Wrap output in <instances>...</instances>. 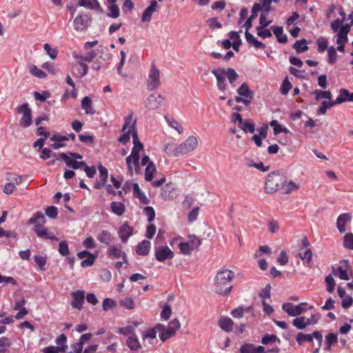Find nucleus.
Wrapping results in <instances>:
<instances>
[{"mask_svg": "<svg viewBox=\"0 0 353 353\" xmlns=\"http://www.w3.org/2000/svg\"><path fill=\"white\" fill-rule=\"evenodd\" d=\"M136 123V120L132 121V114L125 118L124 124L121 129L123 134L119 137L118 141L123 145H125L130 141V136H132L134 144V147L132 148H135V150L140 151L143 150V144L139 139Z\"/></svg>", "mask_w": 353, "mask_h": 353, "instance_id": "obj_1", "label": "nucleus"}, {"mask_svg": "<svg viewBox=\"0 0 353 353\" xmlns=\"http://www.w3.org/2000/svg\"><path fill=\"white\" fill-rule=\"evenodd\" d=\"M234 277V273L232 270L225 269L219 271L214 278V285H216V293L227 296L232 290V285H228L232 279Z\"/></svg>", "mask_w": 353, "mask_h": 353, "instance_id": "obj_2", "label": "nucleus"}, {"mask_svg": "<svg viewBox=\"0 0 353 353\" xmlns=\"http://www.w3.org/2000/svg\"><path fill=\"white\" fill-rule=\"evenodd\" d=\"M261 10V5L256 3H254L252 8V14L248 18L244 24L245 28V39L249 44L253 45L256 49H264L265 48V45L263 42L257 40L251 33L249 32V30L252 27L253 20L257 17L259 12Z\"/></svg>", "mask_w": 353, "mask_h": 353, "instance_id": "obj_3", "label": "nucleus"}, {"mask_svg": "<svg viewBox=\"0 0 353 353\" xmlns=\"http://www.w3.org/2000/svg\"><path fill=\"white\" fill-rule=\"evenodd\" d=\"M287 183V176L279 171H273L268 175L265 182V192L274 193L282 190Z\"/></svg>", "mask_w": 353, "mask_h": 353, "instance_id": "obj_4", "label": "nucleus"}, {"mask_svg": "<svg viewBox=\"0 0 353 353\" xmlns=\"http://www.w3.org/2000/svg\"><path fill=\"white\" fill-rule=\"evenodd\" d=\"M198 145V141L194 136L189 137L183 143L175 147L174 157H180L194 150Z\"/></svg>", "mask_w": 353, "mask_h": 353, "instance_id": "obj_5", "label": "nucleus"}, {"mask_svg": "<svg viewBox=\"0 0 353 353\" xmlns=\"http://www.w3.org/2000/svg\"><path fill=\"white\" fill-rule=\"evenodd\" d=\"M19 113L23 114L22 117L19 121V125L23 128H28L32 123V110L29 108L28 103H23V105L17 108Z\"/></svg>", "mask_w": 353, "mask_h": 353, "instance_id": "obj_6", "label": "nucleus"}, {"mask_svg": "<svg viewBox=\"0 0 353 353\" xmlns=\"http://www.w3.org/2000/svg\"><path fill=\"white\" fill-rule=\"evenodd\" d=\"M160 86V72L154 65L152 66L150 70L147 88L148 90L152 91L157 89Z\"/></svg>", "mask_w": 353, "mask_h": 353, "instance_id": "obj_7", "label": "nucleus"}, {"mask_svg": "<svg viewBox=\"0 0 353 353\" xmlns=\"http://www.w3.org/2000/svg\"><path fill=\"white\" fill-rule=\"evenodd\" d=\"M154 256L159 262H163L168 259H172L174 256V252L167 245H159L154 248Z\"/></svg>", "mask_w": 353, "mask_h": 353, "instance_id": "obj_8", "label": "nucleus"}, {"mask_svg": "<svg viewBox=\"0 0 353 353\" xmlns=\"http://www.w3.org/2000/svg\"><path fill=\"white\" fill-rule=\"evenodd\" d=\"M52 156L55 157L57 159L63 160L67 167L72 168L73 170H77L82 168L85 165V161H77L74 159H71L67 154L61 152L58 154L52 153Z\"/></svg>", "mask_w": 353, "mask_h": 353, "instance_id": "obj_9", "label": "nucleus"}, {"mask_svg": "<svg viewBox=\"0 0 353 353\" xmlns=\"http://www.w3.org/2000/svg\"><path fill=\"white\" fill-rule=\"evenodd\" d=\"M181 324L177 319L172 320L168 326L165 327V331L163 333H161L159 335L160 339L162 342L166 341L170 338L174 336L176 331L179 330Z\"/></svg>", "mask_w": 353, "mask_h": 353, "instance_id": "obj_10", "label": "nucleus"}, {"mask_svg": "<svg viewBox=\"0 0 353 353\" xmlns=\"http://www.w3.org/2000/svg\"><path fill=\"white\" fill-rule=\"evenodd\" d=\"M164 101V98L158 93L150 94L145 101V107L149 110L158 109Z\"/></svg>", "mask_w": 353, "mask_h": 353, "instance_id": "obj_11", "label": "nucleus"}, {"mask_svg": "<svg viewBox=\"0 0 353 353\" xmlns=\"http://www.w3.org/2000/svg\"><path fill=\"white\" fill-rule=\"evenodd\" d=\"M91 18L88 14H79L74 19V29L78 31L85 30L90 26Z\"/></svg>", "mask_w": 353, "mask_h": 353, "instance_id": "obj_12", "label": "nucleus"}, {"mask_svg": "<svg viewBox=\"0 0 353 353\" xmlns=\"http://www.w3.org/2000/svg\"><path fill=\"white\" fill-rule=\"evenodd\" d=\"M98 170L99 172V179H97L94 183V188L97 190L101 189L108 181V169L102 165L101 164L99 165Z\"/></svg>", "mask_w": 353, "mask_h": 353, "instance_id": "obj_13", "label": "nucleus"}, {"mask_svg": "<svg viewBox=\"0 0 353 353\" xmlns=\"http://www.w3.org/2000/svg\"><path fill=\"white\" fill-rule=\"evenodd\" d=\"M212 73L216 77L218 89L221 91L225 90L227 87L225 70L223 68L213 69L212 70Z\"/></svg>", "mask_w": 353, "mask_h": 353, "instance_id": "obj_14", "label": "nucleus"}, {"mask_svg": "<svg viewBox=\"0 0 353 353\" xmlns=\"http://www.w3.org/2000/svg\"><path fill=\"white\" fill-rule=\"evenodd\" d=\"M72 300L71 301V305L74 308H77L79 310H81L83 307V303L85 300V293L83 290H77L72 292Z\"/></svg>", "mask_w": 353, "mask_h": 353, "instance_id": "obj_15", "label": "nucleus"}, {"mask_svg": "<svg viewBox=\"0 0 353 353\" xmlns=\"http://www.w3.org/2000/svg\"><path fill=\"white\" fill-rule=\"evenodd\" d=\"M118 234L123 243H127L128 239L133 234V228L125 222L119 228Z\"/></svg>", "mask_w": 353, "mask_h": 353, "instance_id": "obj_16", "label": "nucleus"}, {"mask_svg": "<svg viewBox=\"0 0 353 353\" xmlns=\"http://www.w3.org/2000/svg\"><path fill=\"white\" fill-rule=\"evenodd\" d=\"M158 6V3L156 0L151 1L150 6L146 8L141 16V21L143 22H150L153 13L157 11Z\"/></svg>", "mask_w": 353, "mask_h": 353, "instance_id": "obj_17", "label": "nucleus"}, {"mask_svg": "<svg viewBox=\"0 0 353 353\" xmlns=\"http://www.w3.org/2000/svg\"><path fill=\"white\" fill-rule=\"evenodd\" d=\"M219 326L226 332L233 330L234 321L228 316H221L218 321Z\"/></svg>", "mask_w": 353, "mask_h": 353, "instance_id": "obj_18", "label": "nucleus"}, {"mask_svg": "<svg viewBox=\"0 0 353 353\" xmlns=\"http://www.w3.org/2000/svg\"><path fill=\"white\" fill-rule=\"evenodd\" d=\"M151 248V243L148 240H143L138 243L136 247V253L140 256H147Z\"/></svg>", "mask_w": 353, "mask_h": 353, "instance_id": "obj_19", "label": "nucleus"}, {"mask_svg": "<svg viewBox=\"0 0 353 353\" xmlns=\"http://www.w3.org/2000/svg\"><path fill=\"white\" fill-rule=\"evenodd\" d=\"M346 101H353V92H350L345 88L339 90V95L336 99L337 104H341Z\"/></svg>", "mask_w": 353, "mask_h": 353, "instance_id": "obj_20", "label": "nucleus"}, {"mask_svg": "<svg viewBox=\"0 0 353 353\" xmlns=\"http://www.w3.org/2000/svg\"><path fill=\"white\" fill-rule=\"evenodd\" d=\"M351 219V215L349 213L341 214L339 216L336 221V227L340 233L345 232V225Z\"/></svg>", "mask_w": 353, "mask_h": 353, "instance_id": "obj_21", "label": "nucleus"}, {"mask_svg": "<svg viewBox=\"0 0 353 353\" xmlns=\"http://www.w3.org/2000/svg\"><path fill=\"white\" fill-rule=\"evenodd\" d=\"M132 189L134 196L137 198L141 203H149V199L145 196V193L141 190L138 183H134L132 185Z\"/></svg>", "mask_w": 353, "mask_h": 353, "instance_id": "obj_22", "label": "nucleus"}, {"mask_svg": "<svg viewBox=\"0 0 353 353\" xmlns=\"http://www.w3.org/2000/svg\"><path fill=\"white\" fill-rule=\"evenodd\" d=\"M270 30L274 32L279 43H285L288 42V37L285 34H283V27L272 26Z\"/></svg>", "mask_w": 353, "mask_h": 353, "instance_id": "obj_23", "label": "nucleus"}, {"mask_svg": "<svg viewBox=\"0 0 353 353\" xmlns=\"http://www.w3.org/2000/svg\"><path fill=\"white\" fill-rule=\"evenodd\" d=\"M237 93L245 98L252 99L254 97V92L251 90L247 83H243L238 88Z\"/></svg>", "mask_w": 353, "mask_h": 353, "instance_id": "obj_24", "label": "nucleus"}, {"mask_svg": "<svg viewBox=\"0 0 353 353\" xmlns=\"http://www.w3.org/2000/svg\"><path fill=\"white\" fill-rule=\"evenodd\" d=\"M97 239L102 243L110 245L113 241L114 236L110 232L102 230L98 234Z\"/></svg>", "mask_w": 353, "mask_h": 353, "instance_id": "obj_25", "label": "nucleus"}, {"mask_svg": "<svg viewBox=\"0 0 353 353\" xmlns=\"http://www.w3.org/2000/svg\"><path fill=\"white\" fill-rule=\"evenodd\" d=\"M81 108L87 114H94L95 110L92 108V101L89 97H84L81 100Z\"/></svg>", "mask_w": 353, "mask_h": 353, "instance_id": "obj_26", "label": "nucleus"}, {"mask_svg": "<svg viewBox=\"0 0 353 353\" xmlns=\"http://www.w3.org/2000/svg\"><path fill=\"white\" fill-rule=\"evenodd\" d=\"M126 345L131 350L133 351H137L141 347L140 342L136 334L128 336L126 341Z\"/></svg>", "mask_w": 353, "mask_h": 353, "instance_id": "obj_27", "label": "nucleus"}, {"mask_svg": "<svg viewBox=\"0 0 353 353\" xmlns=\"http://www.w3.org/2000/svg\"><path fill=\"white\" fill-rule=\"evenodd\" d=\"M124 252L122 250V245L118 244L117 245H110L108 250V254L110 258L119 259Z\"/></svg>", "mask_w": 353, "mask_h": 353, "instance_id": "obj_28", "label": "nucleus"}, {"mask_svg": "<svg viewBox=\"0 0 353 353\" xmlns=\"http://www.w3.org/2000/svg\"><path fill=\"white\" fill-rule=\"evenodd\" d=\"M338 342V334L336 333H330L325 336V346L324 350L330 351L332 345Z\"/></svg>", "mask_w": 353, "mask_h": 353, "instance_id": "obj_29", "label": "nucleus"}, {"mask_svg": "<svg viewBox=\"0 0 353 353\" xmlns=\"http://www.w3.org/2000/svg\"><path fill=\"white\" fill-rule=\"evenodd\" d=\"M112 212L117 216L123 214L125 210V205L121 202L112 201L110 204Z\"/></svg>", "mask_w": 353, "mask_h": 353, "instance_id": "obj_30", "label": "nucleus"}, {"mask_svg": "<svg viewBox=\"0 0 353 353\" xmlns=\"http://www.w3.org/2000/svg\"><path fill=\"white\" fill-rule=\"evenodd\" d=\"M46 222L44 214L41 212H37L28 220V224H44Z\"/></svg>", "mask_w": 353, "mask_h": 353, "instance_id": "obj_31", "label": "nucleus"}, {"mask_svg": "<svg viewBox=\"0 0 353 353\" xmlns=\"http://www.w3.org/2000/svg\"><path fill=\"white\" fill-rule=\"evenodd\" d=\"M332 272L341 280H350V276L347 273V270L346 269H343V267H332Z\"/></svg>", "mask_w": 353, "mask_h": 353, "instance_id": "obj_32", "label": "nucleus"}, {"mask_svg": "<svg viewBox=\"0 0 353 353\" xmlns=\"http://www.w3.org/2000/svg\"><path fill=\"white\" fill-rule=\"evenodd\" d=\"M156 171L157 169L154 162H149L145 170V180L147 181H152L153 179V175Z\"/></svg>", "mask_w": 353, "mask_h": 353, "instance_id": "obj_33", "label": "nucleus"}, {"mask_svg": "<svg viewBox=\"0 0 353 353\" xmlns=\"http://www.w3.org/2000/svg\"><path fill=\"white\" fill-rule=\"evenodd\" d=\"M307 41L305 39L297 40L293 44L292 48L296 51L297 53H301L308 50V46L306 45Z\"/></svg>", "mask_w": 353, "mask_h": 353, "instance_id": "obj_34", "label": "nucleus"}, {"mask_svg": "<svg viewBox=\"0 0 353 353\" xmlns=\"http://www.w3.org/2000/svg\"><path fill=\"white\" fill-rule=\"evenodd\" d=\"M305 305H307V303L305 302H303L296 305H294L292 311H290L291 312H289V316H297L301 314L302 313H304L305 312H306Z\"/></svg>", "mask_w": 353, "mask_h": 353, "instance_id": "obj_35", "label": "nucleus"}, {"mask_svg": "<svg viewBox=\"0 0 353 353\" xmlns=\"http://www.w3.org/2000/svg\"><path fill=\"white\" fill-rule=\"evenodd\" d=\"M298 256L303 261L304 265L310 266L309 263L311 262L313 256L311 249H307L303 254L299 252Z\"/></svg>", "mask_w": 353, "mask_h": 353, "instance_id": "obj_36", "label": "nucleus"}, {"mask_svg": "<svg viewBox=\"0 0 353 353\" xmlns=\"http://www.w3.org/2000/svg\"><path fill=\"white\" fill-rule=\"evenodd\" d=\"M335 105H337L336 100L332 101H324L321 103V106L319 108V109L317 110V113L319 114H325L328 108H330L334 106Z\"/></svg>", "mask_w": 353, "mask_h": 353, "instance_id": "obj_37", "label": "nucleus"}, {"mask_svg": "<svg viewBox=\"0 0 353 353\" xmlns=\"http://www.w3.org/2000/svg\"><path fill=\"white\" fill-rule=\"evenodd\" d=\"M299 188V185L294 183L292 180H290V181H287L285 185H284L283 189H282L283 194H290L293 191L297 190Z\"/></svg>", "mask_w": 353, "mask_h": 353, "instance_id": "obj_38", "label": "nucleus"}, {"mask_svg": "<svg viewBox=\"0 0 353 353\" xmlns=\"http://www.w3.org/2000/svg\"><path fill=\"white\" fill-rule=\"evenodd\" d=\"M292 325L299 330H304L307 327L305 316L296 317L292 321Z\"/></svg>", "mask_w": 353, "mask_h": 353, "instance_id": "obj_39", "label": "nucleus"}, {"mask_svg": "<svg viewBox=\"0 0 353 353\" xmlns=\"http://www.w3.org/2000/svg\"><path fill=\"white\" fill-rule=\"evenodd\" d=\"M239 128L245 133H254L255 131V125L253 123L250 122L249 120L243 121V124H241Z\"/></svg>", "mask_w": 353, "mask_h": 353, "instance_id": "obj_40", "label": "nucleus"}, {"mask_svg": "<svg viewBox=\"0 0 353 353\" xmlns=\"http://www.w3.org/2000/svg\"><path fill=\"white\" fill-rule=\"evenodd\" d=\"M296 341L299 345H301L305 341H308L310 343L312 342L313 339H312V334H303V332H299L296 335Z\"/></svg>", "mask_w": 353, "mask_h": 353, "instance_id": "obj_41", "label": "nucleus"}, {"mask_svg": "<svg viewBox=\"0 0 353 353\" xmlns=\"http://www.w3.org/2000/svg\"><path fill=\"white\" fill-rule=\"evenodd\" d=\"M108 9L110 10V12L108 13V17H110L112 19H117L119 17V15H120L119 8L115 3L110 4L109 6H108Z\"/></svg>", "mask_w": 353, "mask_h": 353, "instance_id": "obj_42", "label": "nucleus"}, {"mask_svg": "<svg viewBox=\"0 0 353 353\" xmlns=\"http://www.w3.org/2000/svg\"><path fill=\"white\" fill-rule=\"evenodd\" d=\"M225 76L231 84H233L239 77L235 70L232 68H229L225 70Z\"/></svg>", "mask_w": 353, "mask_h": 353, "instance_id": "obj_43", "label": "nucleus"}, {"mask_svg": "<svg viewBox=\"0 0 353 353\" xmlns=\"http://www.w3.org/2000/svg\"><path fill=\"white\" fill-rule=\"evenodd\" d=\"M34 231L40 238L45 239L48 234V229L43 224H36L34 227Z\"/></svg>", "mask_w": 353, "mask_h": 353, "instance_id": "obj_44", "label": "nucleus"}, {"mask_svg": "<svg viewBox=\"0 0 353 353\" xmlns=\"http://www.w3.org/2000/svg\"><path fill=\"white\" fill-rule=\"evenodd\" d=\"M192 250L197 249L201 245V240L194 234L189 235L188 241Z\"/></svg>", "mask_w": 353, "mask_h": 353, "instance_id": "obj_45", "label": "nucleus"}, {"mask_svg": "<svg viewBox=\"0 0 353 353\" xmlns=\"http://www.w3.org/2000/svg\"><path fill=\"white\" fill-rule=\"evenodd\" d=\"M67 349L68 346H50L43 349V353H65Z\"/></svg>", "mask_w": 353, "mask_h": 353, "instance_id": "obj_46", "label": "nucleus"}, {"mask_svg": "<svg viewBox=\"0 0 353 353\" xmlns=\"http://www.w3.org/2000/svg\"><path fill=\"white\" fill-rule=\"evenodd\" d=\"M316 43L318 46V50L320 52H323L325 50L328 49V41L325 37H319L316 40Z\"/></svg>", "mask_w": 353, "mask_h": 353, "instance_id": "obj_47", "label": "nucleus"}, {"mask_svg": "<svg viewBox=\"0 0 353 353\" xmlns=\"http://www.w3.org/2000/svg\"><path fill=\"white\" fill-rule=\"evenodd\" d=\"M314 94H315V99L316 101H319L321 99H327L330 100L332 99V93L330 91H321L316 90L314 92Z\"/></svg>", "mask_w": 353, "mask_h": 353, "instance_id": "obj_48", "label": "nucleus"}, {"mask_svg": "<svg viewBox=\"0 0 353 353\" xmlns=\"http://www.w3.org/2000/svg\"><path fill=\"white\" fill-rule=\"evenodd\" d=\"M140 151L135 150V148H132L131 152V157H132L133 164L135 168V171L137 172L138 169L139 168V160H140Z\"/></svg>", "mask_w": 353, "mask_h": 353, "instance_id": "obj_49", "label": "nucleus"}, {"mask_svg": "<svg viewBox=\"0 0 353 353\" xmlns=\"http://www.w3.org/2000/svg\"><path fill=\"white\" fill-rule=\"evenodd\" d=\"M30 72L33 75L40 79H44L47 77V74L39 69L36 65H32L30 67Z\"/></svg>", "mask_w": 353, "mask_h": 353, "instance_id": "obj_50", "label": "nucleus"}, {"mask_svg": "<svg viewBox=\"0 0 353 353\" xmlns=\"http://www.w3.org/2000/svg\"><path fill=\"white\" fill-rule=\"evenodd\" d=\"M327 54H328V63L330 64H334L336 61L337 58V52L334 46H330L327 49Z\"/></svg>", "mask_w": 353, "mask_h": 353, "instance_id": "obj_51", "label": "nucleus"}, {"mask_svg": "<svg viewBox=\"0 0 353 353\" xmlns=\"http://www.w3.org/2000/svg\"><path fill=\"white\" fill-rule=\"evenodd\" d=\"M180 252L184 255H189L193 251L192 248L190 247V243L188 242H181L178 245Z\"/></svg>", "mask_w": 353, "mask_h": 353, "instance_id": "obj_52", "label": "nucleus"}, {"mask_svg": "<svg viewBox=\"0 0 353 353\" xmlns=\"http://www.w3.org/2000/svg\"><path fill=\"white\" fill-rule=\"evenodd\" d=\"M292 85L291 83L289 81L288 77H286L282 82L280 89L281 93L283 95H286L288 93V92L292 89Z\"/></svg>", "mask_w": 353, "mask_h": 353, "instance_id": "obj_53", "label": "nucleus"}, {"mask_svg": "<svg viewBox=\"0 0 353 353\" xmlns=\"http://www.w3.org/2000/svg\"><path fill=\"white\" fill-rule=\"evenodd\" d=\"M343 245L345 248L353 250V234L347 233L343 238Z\"/></svg>", "mask_w": 353, "mask_h": 353, "instance_id": "obj_54", "label": "nucleus"}, {"mask_svg": "<svg viewBox=\"0 0 353 353\" xmlns=\"http://www.w3.org/2000/svg\"><path fill=\"white\" fill-rule=\"evenodd\" d=\"M143 213L148 218V221L151 223L154 220L155 211L152 206L145 207L143 209Z\"/></svg>", "mask_w": 353, "mask_h": 353, "instance_id": "obj_55", "label": "nucleus"}, {"mask_svg": "<svg viewBox=\"0 0 353 353\" xmlns=\"http://www.w3.org/2000/svg\"><path fill=\"white\" fill-rule=\"evenodd\" d=\"M256 34L262 39H266L272 37V32L270 29L256 27Z\"/></svg>", "mask_w": 353, "mask_h": 353, "instance_id": "obj_56", "label": "nucleus"}, {"mask_svg": "<svg viewBox=\"0 0 353 353\" xmlns=\"http://www.w3.org/2000/svg\"><path fill=\"white\" fill-rule=\"evenodd\" d=\"M120 305L122 307L132 310L134 307V300L132 298L126 297L120 301Z\"/></svg>", "mask_w": 353, "mask_h": 353, "instance_id": "obj_57", "label": "nucleus"}, {"mask_svg": "<svg viewBox=\"0 0 353 353\" xmlns=\"http://www.w3.org/2000/svg\"><path fill=\"white\" fill-rule=\"evenodd\" d=\"M116 301L110 298H105L103 301V310L104 311H108L110 309L114 308L116 307Z\"/></svg>", "mask_w": 353, "mask_h": 353, "instance_id": "obj_58", "label": "nucleus"}, {"mask_svg": "<svg viewBox=\"0 0 353 353\" xmlns=\"http://www.w3.org/2000/svg\"><path fill=\"white\" fill-rule=\"evenodd\" d=\"M43 48L52 59H54L57 57L58 50L57 48H52L50 45L48 43L44 44Z\"/></svg>", "mask_w": 353, "mask_h": 353, "instance_id": "obj_59", "label": "nucleus"}, {"mask_svg": "<svg viewBox=\"0 0 353 353\" xmlns=\"http://www.w3.org/2000/svg\"><path fill=\"white\" fill-rule=\"evenodd\" d=\"M96 258H97V256H95L94 254L90 253L88 256H87V259H85V260H83L81 262V267L83 268H85V267H90V266H92L95 260H96Z\"/></svg>", "mask_w": 353, "mask_h": 353, "instance_id": "obj_60", "label": "nucleus"}, {"mask_svg": "<svg viewBox=\"0 0 353 353\" xmlns=\"http://www.w3.org/2000/svg\"><path fill=\"white\" fill-rule=\"evenodd\" d=\"M325 281L327 284V291L330 293L333 292L336 285L335 281L332 275H328L325 277Z\"/></svg>", "mask_w": 353, "mask_h": 353, "instance_id": "obj_61", "label": "nucleus"}, {"mask_svg": "<svg viewBox=\"0 0 353 353\" xmlns=\"http://www.w3.org/2000/svg\"><path fill=\"white\" fill-rule=\"evenodd\" d=\"M277 339V336L274 334H265L261 339V343L263 345H268L275 343Z\"/></svg>", "mask_w": 353, "mask_h": 353, "instance_id": "obj_62", "label": "nucleus"}, {"mask_svg": "<svg viewBox=\"0 0 353 353\" xmlns=\"http://www.w3.org/2000/svg\"><path fill=\"white\" fill-rule=\"evenodd\" d=\"M259 3L261 6L262 12L270 13L272 10L271 8V3L273 2L272 0H259Z\"/></svg>", "mask_w": 353, "mask_h": 353, "instance_id": "obj_63", "label": "nucleus"}, {"mask_svg": "<svg viewBox=\"0 0 353 353\" xmlns=\"http://www.w3.org/2000/svg\"><path fill=\"white\" fill-rule=\"evenodd\" d=\"M172 314V310L170 305L165 303L161 312V317L163 319L168 320Z\"/></svg>", "mask_w": 353, "mask_h": 353, "instance_id": "obj_64", "label": "nucleus"}]
</instances>
